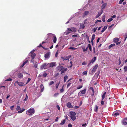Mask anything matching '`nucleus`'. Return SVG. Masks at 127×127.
<instances>
[{
    "label": "nucleus",
    "instance_id": "obj_1",
    "mask_svg": "<svg viewBox=\"0 0 127 127\" xmlns=\"http://www.w3.org/2000/svg\"><path fill=\"white\" fill-rule=\"evenodd\" d=\"M35 113V110L34 108H31L28 110L26 112V114L30 116L34 114Z\"/></svg>",
    "mask_w": 127,
    "mask_h": 127
},
{
    "label": "nucleus",
    "instance_id": "obj_2",
    "mask_svg": "<svg viewBox=\"0 0 127 127\" xmlns=\"http://www.w3.org/2000/svg\"><path fill=\"white\" fill-rule=\"evenodd\" d=\"M48 34L49 36H53V42L54 43H55L57 40V38L55 35L54 34L51 33Z\"/></svg>",
    "mask_w": 127,
    "mask_h": 127
},
{
    "label": "nucleus",
    "instance_id": "obj_3",
    "mask_svg": "<svg viewBox=\"0 0 127 127\" xmlns=\"http://www.w3.org/2000/svg\"><path fill=\"white\" fill-rule=\"evenodd\" d=\"M96 59V57H94L88 64V66L89 67L90 65L91 64H92L95 61Z\"/></svg>",
    "mask_w": 127,
    "mask_h": 127
},
{
    "label": "nucleus",
    "instance_id": "obj_4",
    "mask_svg": "<svg viewBox=\"0 0 127 127\" xmlns=\"http://www.w3.org/2000/svg\"><path fill=\"white\" fill-rule=\"evenodd\" d=\"M48 64L49 65V66L50 67L56 66V63L55 62H53L48 63Z\"/></svg>",
    "mask_w": 127,
    "mask_h": 127
},
{
    "label": "nucleus",
    "instance_id": "obj_5",
    "mask_svg": "<svg viewBox=\"0 0 127 127\" xmlns=\"http://www.w3.org/2000/svg\"><path fill=\"white\" fill-rule=\"evenodd\" d=\"M103 10H101L99 11L98 12V14L96 16L95 18H97L99 16H100L103 13Z\"/></svg>",
    "mask_w": 127,
    "mask_h": 127
},
{
    "label": "nucleus",
    "instance_id": "obj_6",
    "mask_svg": "<svg viewBox=\"0 0 127 127\" xmlns=\"http://www.w3.org/2000/svg\"><path fill=\"white\" fill-rule=\"evenodd\" d=\"M98 67V64H96L93 67V69L92 71V73L94 72L96 69Z\"/></svg>",
    "mask_w": 127,
    "mask_h": 127
},
{
    "label": "nucleus",
    "instance_id": "obj_7",
    "mask_svg": "<svg viewBox=\"0 0 127 127\" xmlns=\"http://www.w3.org/2000/svg\"><path fill=\"white\" fill-rule=\"evenodd\" d=\"M47 64L46 63H44L42 64L40 68L41 69H46L47 68L46 67Z\"/></svg>",
    "mask_w": 127,
    "mask_h": 127
},
{
    "label": "nucleus",
    "instance_id": "obj_8",
    "mask_svg": "<svg viewBox=\"0 0 127 127\" xmlns=\"http://www.w3.org/2000/svg\"><path fill=\"white\" fill-rule=\"evenodd\" d=\"M122 122L123 125H127V118L124 119L122 121Z\"/></svg>",
    "mask_w": 127,
    "mask_h": 127
},
{
    "label": "nucleus",
    "instance_id": "obj_9",
    "mask_svg": "<svg viewBox=\"0 0 127 127\" xmlns=\"http://www.w3.org/2000/svg\"><path fill=\"white\" fill-rule=\"evenodd\" d=\"M50 52H48L44 56V57L46 58H48L50 57Z\"/></svg>",
    "mask_w": 127,
    "mask_h": 127
},
{
    "label": "nucleus",
    "instance_id": "obj_10",
    "mask_svg": "<svg viewBox=\"0 0 127 127\" xmlns=\"http://www.w3.org/2000/svg\"><path fill=\"white\" fill-rule=\"evenodd\" d=\"M61 58L63 60V61L65 60H69V57L67 56H65L64 57H61Z\"/></svg>",
    "mask_w": 127,
    "mask_h": 127
},
{
    "label": "nucleus",
    "instance_id": "obj_11",
    "mask_svg": "<svg viewBox=\"0 0 127 127\" xmlns=\"http://www.w3.org/2000/svg\"><path fill=\"white\" fill-rule=\"evenodd\" d=\"M66 106L67 107L70 108H73V106L71 105V103L70 102H68L67 103Z\"/></svg>",
    "mask_w": 127,
    "mask_h": 127
},
{
    "label": "nucleus",
    "instance_id": "obj_12",
    "mask_svg": "<svg viewBox=\"0 0 127 127\" xmlns=\"http://www.w3.org/2000/svg\"><path fill=\"white\" fill-rule=\"evenodd\" d=\"M57 69L58 70H60V71H61L64 68V67H63L62 65H59L57 67Z\"/></svg>",
    "mask_w": 127,
    "mask_h": 127
},
{
    "label": "nucleus",
    "instance_id": "obj_13",
    "mask_svg": "<svg viewBox=\"0 0 127 127\" xmlns=\"http://www.w3.org/2000/svg\"><path fill=\"white\" fill-rule=\"evenodd\" d=\"M107 3H104L101 6V10H103V9H104L106 6L107 5Z\"/></svg>",
    "mask_w": 127,
    "mask_h": 127
},
{
    "label": "nucleus",
    "instance_id": "obj_14",
    "mask_svg": "<svg viewBox=\"0 0 127 127\" xmlns=\"http://www.w3.org/2000/svg\"><path fill=\"white\" fill-rule=\"evenodd\" d=\"M18 77L20 78H21L23 77V75L21 73H19L18 74Z\"/></svg>",
    "mask_w": 127,
    "mask_h": 127
},
{
    "label": "nucleus",
    "instance_id": "obj_15",
    "mask_svg": "<svg viewBox=\"0 0 127 127\" xmlns=\"http://www.w3.org/2000/svg\"><path fill=\"white\" fill-rule=\"evenodd\" d=\"M69 113L70 115V116H75L76 114V113L75 112L73 111H70Z\"/></svg>",
    "mask_w": 127,
    "mask_h": 127
},
{
    "label": "nucleus",
    "instance_id": "obj_16",
    "mask_svg": "<svg viewBox=\"0 0 127 127\" xmlns=\"http://www.w3.org/2000/svg\"><path fill=\"white\" fill-rule=\"evenodd\" d=\"M86 89H84L83 90L81 91L80 92L82 94H85L86 93Z\"/></svg>",
    "mask_w": 127,
    "mask_h": 127
},
{
    "label": "nucleus",
    "instance_id": "obj_17",
    "mask_svg": "<svg viewBox=\"0 0 127 127\" xmlns=\"http://www.w3.org/2000/svg\"><path fill=\"white\" fill-rule=\"evenodd\" d=\"M40 88L41 89L40 91L42 92L43 91L44 87L43 86V85L41 84L40 86Z\"/></svg>",
    "mask_w": 127,
    "mask_h": 127
},
{
    "label": "nucleus",
    "instance_id": "obj_18",
    "mask_svg": "<svg viewBox=\"0 0 127 127\" xmlns=\"http://www.w3.org/2000/svg\"><path fill=\"white\" fill-rule=\"evenodd\" d=\"M108 26H105L103 28H102V30L101 31V32H103L107 28Z\"/></svg>",
    "mask_w": 127,
    "mask_h": 127
},
{
    "label": "nucleus",
    "instance_id": "obj_19",
    "mask_svg": "<svg viewBox=\"0 0 127 127\" xmlns=\"http://www.w3.org/2000/svg\"><path fill=\"white\" fill-rule=\"evenodd\" d=\"M119 40V39L118 38H115L113 39L114 42L115 43H117Z\"/></svg>",
    "mask_w": 127,
    "mask_h": 127
},
{
    "label": "nucleus",
    "instance_id": "obj_20",
    "mask_svg": "<svg viewBox=\"0 0 127 127\" xmlns=\"http://www.w3.org/2000/svg\"><path fill=\"white\" fill-rule=\"evenodd\" d=\"M67 68H64L61 71V74H62L63 73H64L66 71H67Z\"/></svg>",
    "mask_w": 127,
    "mask_h": 127
},
{
    "label": "nucleus",
    "instance_id": "obj_21",
    "mask_svg": "<svg viewBox=\"0 0 127 127\" xmlns=\"http://www.w3.org/2000/svg\"><path fill=\"white\" fill-rule=\"evenodd\" d=\"M119 113L118 112H114L112 115L113 116H114L115 117H116L118 115H119Z\"/></svg>",
    "mask_w": 127,
    "mask_h": 127
},
{
    "label": "nucleus",
    "instance_id": "obj_22",
    "mask_svg": "<svg viewBox=\"0 0 127 127\" xmlns=\"http://www.w3.org/2000/svg\"><path fill=\"white\" fill-rule=\"evenodd\" d=\"M70 117L72 120L73 121H74L76 119V118L75 116H70Z\"/></svg>",
    "mask_w": 127,
    "mask_h": 127
},
{
    "label": "nucleus",
    "instance_id": "obj_23",
    "mask_svg": "<svg viewBox=\"0 0 127 127\" xmlns=\"http://www.w3.org/2000/svg\"><path fill=\"white\" fill-rule=\"evenodd\" d=\"M85 27V26L83 24H80V28L81 29H84Z\"/></svg>",
    "mask_w": 127,
    "mask_h": 127
},
{
    "label": "nucleus",
    "instance_id": "obj_24",
    "mask_svg": "<svg viewBox=\"0 0 127 127\" xmlns=\"http://www.w3.org/2000/svg\"><path fill=\"white\" fill-rule=\"evenodd\" d=\"M88 48L90 51H91L92 50V48L91 46V45L90 44H89L88 45Z\"/></svg>",
    "mask_w": 127,
    "mask_h": 127
},
{
    "label": "nucleus",
    "instance_id": "obj_25",
    "mask_svg": "<svg viewBox=\"0 0 127 127\" xmlns=\"http://www.w3.org/2000/svg\"><path fill=\"white\" fill-rule=\"evenodd\" d=\"M66 121V120L65 119L61 121V123L60 124L61 125H64Z\"/></svg>",
    "mask_w": 127,
    "mask_h": 127
},
{
    "label": "nucleus",
    "instance_id": "obj_26",
    "mask_svg": "<svg viewBox=\"0 0 127 127\" xmlns=\"http://www.w3.org/2000/svg\"><path fill=\"white\" fill-rule=\"evenodd\" d=\"M36 55V54L35 53H34L33 54H32V55L31 56L32 58V59H33L34 58Z\"/></svg>",
    "mask_w": 127,
    "mask_h": 127
},
{
    "label": "nucleus",
    "instance_id": "obj_27",
    "mask_svg": "<svg viewBox=\"0 0 127 127\" xmlns=\"http://www.w3.org/2000/svg\"><path fill=\"white\" fill-rule=\"evenodd\" d=\"M98 106L97 105H96L94 109V111L95 112H97L98 111Z\"/></svg>",
    "mask_w": 127,
    "mask_h": 127
},
{
    "label": "nucleus",
    "instance_id": "obj_28",
    "mask_svg": "<svg viewBox=\"0 0 127 127\" xmlns=\"http://www.w3.org/2000/svg\"><path fill=\"white\" fill-rule=\"evenodd\" d=\"M60 83V81H59L58 83H57L56 84V89H57Z\"/></svg>",
    "mask_w": 127,
    "mask_h": 127
},
{
    "label": "nucleus",
    "instance_id": "obj_29",
    "mask_svg": "<svg viewBox=\"0 0 127 127\" xmlns=\"http://www.w3.org/2000/svg\"><path fill=\"white\" fill-rule=\"evenodd\" d=\"M115 45V44H112L110 45L108 47V48L110 49L111 47L113 46H114Z\"/></svg>",
    "mask_w": 127,
    "mask_h": 127
},
{
    "label": "nucleus",
    "instance_id": "obj_30",
    "mask_svg": "<svg viewBox=\"0 0 127 127\" xmlns=\"http://www.w3.org/2000/svg\"><path fill=\"white\" fill-rule=\"evenodd\" d=\"M68 79V76L67 75L64 76V82H65Z\"/></svg>",
    "mask_w": 127,
    "mask_h": 127
},
{
    "label": "nucleus",
    "instance_id": "obj_31",
    "mask_svg": "<svg viewBox=\"0 0 127 127\" xmlns=\"http://www.w3.org/2000/svg\"><path fill=\"white\" fill-rule=\"evenodd\" d=\"M25 109H22L21 110H19L18 111V113H22L25 110Z\"/></svg>",
    "mask_w": 127,
    "mask_h": 127
},
{
    "label": "nucleus",
    "instance_id": "obj_32",
    "mask_svg": "<svg viewBox=\"0 0 127 127\" xmlns=\"http://www.w3.org/2000/svg\"><path fill=\"white\" fill-rule=\"evenodd\" d=\"M23 64L25 65V64H26L27 65H28L29 64L28 63V60H26L25 62H24Z\"/></svg>",
    "mask_w": 127,
    "mask_h": 127
},
{
    "label": "nucleus",
    "instance_id": "obj_33",
    "mask_svg": "<svg viewBox=\"0 0 127 127\" xmlns=\"http://www.w3.org/2000/svg\"><path fill=\"white\" fill-rule=\"evenodd\" d=\"M47 75V73H45V72H43V74L42 75V76H43L44 77H46Z\"/></svg>",
    "mask_w": 127,
    "mask_h": 127
},
{
    "label": "nucleus",
    "instance_id": "obj_34",
    "mask_svg": "<svg viewBox=\"0 0 127 127\" xmlns=\"http://www.w3.org/2000/svg\"><path fill=\"white\" fill-rule=\"evenodd\" d=\"M106 94V92H105L102 96V100H103L105 97V95Z\"/></svg>",
    "mask_w": 127,
    "mask_h": 127
},
{
    "label": "nucleus",
    "instance_id": "obj_35",
    "mask_svg": "<svg viewBox=\"0 0 127 127\" xmlns=\"http://www.w3.org/2000/svg\"><path fill=\"white\" fill-rule=\"evenodd\" d=\"M105 15H104L103 16L102 18V20L103 22H104L105 21Z\"/></svg>",
    "mask_w": 127,
    "mask_h": 127
},
{
    "label": "nucleus",
    "instance_id": "obj_36",
    "mask_svg": "<svg viewBox=\"0 0 127 127\" xmlns=\"http://www.w3.org/2000/svg\"><path fill=\"white\" fill-rule=\"evenodd\" d=\"M72 32H75L76 31V29L74 28H72Z\"/></svg>",
    "mask_w": 127,
    "mask_h": 127
},
{
    "label": "nucleus",
    "instance_id": "obj_37",
    "mask_svg": "<svg viewBox=\"0 0 127 127\" xmlns=\"http://www.w3.org/2000/svg\"><path fill=\"white\" fill-rule=\"evenodd\" d=\"M113 20V18H110L108 20H107V22H110L111 21H112Z\"/></svg>",
    "mask_w": 127,
    "mask_h": 127
},
{
    "label": "nucleus",
    "instance_id": "obj_38",
    "mask_svg": "<svg viewBox=\"0 0 127 127\" xmlns=\"http://www.w3.org/2000/svg\"><path fill=\"white\" fill-rule=\"evenodd\" d=\"M83 74L85 75H86L87 74V71H84L83 73Z\"/></svg>",
    "mask_w": 127,
    "mask_h": 127
},
{
    "label": "nucleus",
    "instance_id": "obj_39",
    "mask_svg": "<svg viewBox=\"0 0 127 127\" xmlns=\"http://www.w3.org/2000/svg\"><path fill=\"white\" fill-rule=\"evenodd\" d=\"M95 35L94 34L93 35L92 37L91 40L93 41V40H94V39L95 38Z\"/></svg>",
    "mask_w": 127,
    "mask_h": 127
},
{
    "label": "nucleus",
    "instance_id": "obj_40",
    "mask_svg": "<svg viewBox=\"0 0 127 127\" xmlns=\"http://www.w3.org/2000/svg\"><path fill=\"white\" fill-rule=\"evenodd\" d=\"M124 70L125 72L127 71V66H125L124 67Z\"/></svg>",
    "mask_w": 127,
    "mask_h": 127
},
{
    "label": "nucleus",
    "instance_id": "obj_41",
    "mask_svg": "<svg viewBox=\"0 0 127 127\" xmlns=\"http://www.w3.org/2000/svg\"><path fill=\"white\" fill-rule=\"evenodd\" d=\"M21 109V108L20 106H18L16 108V110L17 111Z\"/></svg>",
    "mask_w": 127,
    "mask_h": 127
},
{
    "label": "nucleus",
    "instance_id": "obj_42",
    "mask_svg": "<svg viewBox=\"0 0 127 127\" xmlns=\"http://www.w3.org/2000/svg\"><path fill=\"white\" fill-rule=\"evenodd\" d=\"M89 13V12L88 11H86L84 12V14L86 15H87Z\"/></svg>",
    "mask_w": 127,
    "mask_h": 127
},
{
    "label": "nucleus",
    "instance_id": "obj_43",
    "mask_svg": "<svg viewBox=\"0 0 127 127\" xmlns=\"http://www.w3.org/2000/svg\"><path fill=\"white\" fill-rule=\"evenodd\" d=\"M90 89L91 90H92L93 93H95V91L93 87H91L90 88Z\"/></svg>",
    "mask_w": 127,
    "mask_h": 127
},
{
    "label": "nucleus",
    "instance_id": "obj_44",
    "mask_svg": "<svg viewBox=\"0 0 127 127\" xmlns=\"http://www.w3.org/2000/svg\"><path fill=\"white\" fill-rule=\"evenodd\" d=\"M24 83L22 82H20L18 85L20 86H22L23 85Z\"/></svg>",
    "mask_w": 127,
    "mask_h": 127
},
{
    "label": "nucleus",
    "instance_id": "obj_45",
    "mask_svg": "<svg viewBox=\"0 0 127 127\" xmlns=\"http://www.w3.org/2000/svg\"><path fill=\"white\" fill-rule=\"evenodd\" d=\"M28 95L27 94H26V98H25V99H24V100L25 101L27 100L28 99Z\"/></svg>",
    "mask_w": 127,
    "mask_h": 127
},
{
    "label": "nucleus",
    "instance_id": "obj_46",
    "mask_svg": "<svg viewBox=\"0 0 127 127\" xmlns=\"http://www.w3.org/2000/svg\"><path fill=\"white\" fill-rule=\"evenodd\" d=\"M54 82L53 81L50 82L49 83V86H50L54 83Z\"/></svg>",
    "mask_w": 127,
    "mask_h": 127
},
{
    "label": "nucleus",
    "instance_id": "obj_47",
    "mask_svg": "<svg viewBox=\"0 0 127 127\" xmlns=\"http://www.w3.org/2000/svg\"><path fill=\"white\" fill-rule=\"evenodd\" d=\"M34 66L35 68H37V64L36 63L34 65Z\"/></svg>",
    "mask_w": 127,
    "mask_h": 127
},
{
    "label": "nucleus",
    "instance_id": "obj_48",
    "mask_svg": "<svg viewBox=\"0 0 127 127\" xmlns=\"http://www.w3.org/2000/svg\"><path fill=\"white\" fill-rule=\"evenodd\" d=\"M64 91V88H62L60 90V92L61 93H63Z\"/></svg>",
    "mask_w": 127,
    "mask_h": 127
},
{
    "label": "nucleus",
    "instance_id": "obj_49",
    "mask_svg": "<svg viewBox=\"0 0 127 127\" xmlns=\"http://www.w3.org/2000/svg\"><path fill=\"white\" fill-rule=\"evenodd\" d=\"M59 95V93H56L54 94V96L56 97L57 95Z\"/></svg>",
    "mask_w": 127,
    "mask_h": 127
},
{
    "label": "nucleus",
    "instance_id": "obj_50",
    "mask_svg": "<svg viewBox=\"0 0 127 127\" xmlns=\"http://www.w3.org/2000/svg\"><path fill=\"white\" fill-rule=\"evenodd\" d=\"M124 37L125 38V39H124V41H125L126 40V38H127V34H125V36Z\"/></svg>",
    "mask_w": 127,
    "mask_h": 127
},
{
    "label": "nucleus",
    "instance_id": "obj_51",
    "mask_svg": "<svg viewBox=\"0 0 127 127\" xmlns=\"http://www.w3.org/2000/svg\"><path fill=\"white\" fill-rule=\"evenodd\" d=\"M97 28H94V29L93 30V31L94 32H95L96 30H97Z\"/></svg>",
    "mask_w": 127,
    "mask_h": 127
},
{
    "label": "nucleus",
    "instance_id": "obj_52",
    "mask_svg": "<svg viewBox=\"0 0 127 127\" xmlns=\"http://www.w3.org/2000/svg\"><path fill=\"white\" fill-rule=\"evenodd\" d=\"M12 80V79L11 78H9L7 79H6V80H5V81H10Z\"/></svg>",
    "mask_w": 127,
    "mask_h": 127
},
{
    "label": "nucleus",
    "instance_id": "obj_53",
    "mask_svg": "<svg viewBox=\"0 0 127 127\" xmlns=\"http://www.w3.org/2000/svg\"><path fill=\"white\" fill-rule=\"evenodd\" d=\"M119 65H120L121 63V62L120 60V57L119 59Z\"/></svg>",
    "mask_w": 127,
    "mask_h": 127
},
{
    "label": "nucleus",
    "instance_id": "obj_54",
    "mask_svg": "<svg viewBox=\"0 0 127 127\" xmlns=\"http://www.w3.org/2000/svg\"><path fill=\"white\" fill-rule=\"evenodd\" d=\"M83 87L82 85H81V86H80L79 87H77V89H79Z\"/></svg>",
    "mask_w": 127,
    "mask_h": 127
},
{
    "label": "nucleus",
    "instance_id": "obj_55",
    "mask_svg": "<svg viewBox=\"0 0 127 127\" xmlns=\"http://www.w3.org/2000/svg\"><path fill=\"white\" fill-rule=\"evenodd\" d=\"M31 78H28V80H27V81L26 84H27L30 81H31Z\"/></svg>",
    "mask_w": 127,
    "mask_h": 127
},
{
    "label": "nucleus",
    "instance_id": "obj_56",
    "mask_svg": "<svg viewBox=\"0 0 127 127\" xmlns=\"http://www.w3.org/2000/svg\"><path fill=\"white\" fill-rule=\"evenodd\" d=\"M114 25V24H112L111 26H110L109 28L108 29H110Z\"/></svg>",
    "mask_w": 127,
    "mask_h": 127
},
{
    "label": "nucleus",
    "instance_id": "obj_57",
    "mask_svg": "<svg viewBox=\"0 0 127 127\" xmlns=\"http://www.w3.org/2000/svg\"><path fill=\"white\" fill-rule=\"evenodd\" d=\"M88 47H87L85 49H84L83 48V52H85L86 51H87L88 50Z\"/></svg>",
    "mask_w": 127,
    "mask_h": 127
},
{
    "label": "nucleus",
    "instance_id": "obj_58",
    "mask_svg": "<svg viewBox=\"0 0 127 127\" xmlns=\"http://www.w3.org/2000/svg\"><path fill=\"white\" fill-rule=\"evenodd\" d=\"M124 0H120L119 1V3L120 4H121L122 2H123Z\"/></svg>",
    "mask_w": 127,
    "mask_h": 127
},
{
    "label": "nucleus",
    "instance_id": "obj_59",
    "mask_svg": "<svg viewBox=\"0 0 127 127\" xmlns=\"http://www.w3.org/2000/svg\"><path fill=\"white\" fill-rule=\"evenodd\" d=\"M59 119V117H56V119L55 120V122H57L58 121V119Z\"/></svg>",
    "mask_w": 127,
    "mask_h": 127
},
{
    "label": "nucleus",
    "instance_id": "obj_60",
    "mask_svg": "<svg viewBox=\"0 0 127 127\" xmlns=\"http://www.w3.org/2000/svg\"><path fill=\"white\" fill-rule=\"evenodd\" d=\"M93 52L94 53H95V47H93Z\"/></svg>",
    "mask_w": 127,
    "mask_h": 127
},
{
    "label": "nucleus",
    "instance_id": "obj_61",
    "mask_svg": "<svg viewBox=\"0 0 127 127\" xmlns=\"http://www.w3.org/2000/svg\"><path fill=\"white\" fill-rule=\"evenodd\" d=\"M56 107H57V108L59 110H60V108L58 105H57L56 106Z\"/></svg>",
    "mask_w": 127,
    "mask_h": 127
},
{
    "label": "nucleus",
    "instance_id": "obj_62",
    "mask_svg": "<svg viewBox=\"0 0 127 127\" xmlns=\"http://www.w3.org/2000/svg\"><path fill=\"white\" fill-rule=\"evenodd\" d=\"M14 105L10 107V109L12 110H13V108H14Z\"/></svg>",
    "mask_w": 127,
    "mask_h": 127
},
{
    "label": "nucleus",
    "instance_id": "obj_63",
    "mask_svg": "<svg viewBox=\"0 0 127 127\" xmlns=\"http://www.w3.org/2000/svg\"><path fill=\"white\" fill-rule=\"evenodd\" d=\"M71 84V83H68V84L67 85V88H68L70 86Z\"/></svg>",
    "mask_w": 127,
    "mask_h": 127
},
{
    "label": "nucleus",
    "instance_id": "obj_64",
    "mask_svg": "<svg viewBox=\"0 0 127 127\" xmlns=\"http://www.w3.org/2000/svg\"><path fill=\"white\" fill-rule=\"evenodd\" d=\"M68 127H72V126L71 124H69L68 125Z\"/></svg>",
    "mask_w": 127,
    "mask_h": 127
}]
</instances>
